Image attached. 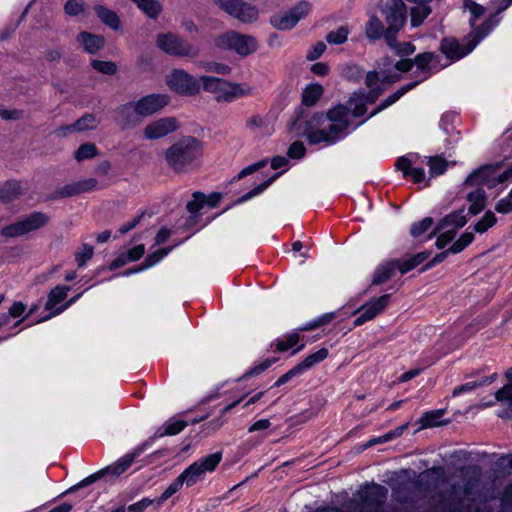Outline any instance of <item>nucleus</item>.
Instances as JSON below:
<instances>
[{"label":"nucleus","mask_w":512,"mask_h":512,"mask_svg":"<svg viewBox=\"0 0 512 512\" xmlns=\"http://www.w3.org/2000/svg\"><path fill=\"white\" fill-rule=\"evenodd\" d=\"M156 45L161 51L171 56L194 58L199 53L197 47L173 33L158 34Z\"/></svg>","instance_id":"f8f14e48"},{"label":"nucleus","mask_w":512,"mask_h":512,"mask_svg":"<svg viewBox=\"0 0 512 512\" xmlns=\"http://www.w3.org/2000/svg\"><path fill=\"white\" fill-rule=\"evenodd\" d=\"M96 13L100 20L111 27L112 29H118L120 27V21L117 14L103 6H97L95 8Z\"/></svg>","instance_id":"7c9ffc66"},{"label":"nucleus","mask_w":512,"mask_h":512,"mask_svg":"<svg viewBox=\"0 0 512 512\" xmlns=\"http://www.w3.org/2000/svg\"><path fill=\"white\" fill-rule=\"evenodd\" d=\"M49 221V217L42 212H34L18 221H15L1 229V235L6 238H15L34 232Z\"/></svg>","instance_id":"4468645a"},{"label":"nucleus","mask_w":512,"mask_h":512,"mask_svg":"<svg viewBox=\"0 0 512 512\" xmlns=\"http://www.w3.org/2000/svg\"><path fill=\"white\" fill-rule=\"evenodd\" d=\"M326 50V45L323 42H317L312 45L307 51L306 58L310 61L319 58Z\"/></svg>","instance_id":"13d9d810"},{"label":"nucleus","mask_w":512,"mask_h":512,"mask_svg":"<svg viewBox=\"0 0 512 512\" xmlns=\"http://www.w3.org/2000/svg\"><path fill=\"white\" fill-rule=\"evenodd\" d=\"M328 356V350L326 348H321L318 351L307 356L300 364L296 365L292 369H290L287 373L282 375L274 384L275 387H279L293 377L302 374L304 371L310 369L317 363H320Z\"/></svg>","instance_id":"6ab92c4d"},{"label":"nucleus","mask_w":512,"mask_h":512,"mask_svg":"<svg viewBox=\"0 0 512 512\" xmlns=\"http://www.w3.org/2000/svg\"><path fill=\"white\" fill-rule=\"evenodd\" d=\"M77 42L81 45L84 51L90 54L97 53L105 45V40L102 36L94 35L89 32L80 33L77 36Z\"/></svg>","instance_id":"5701e85b"},{"label":"nucleus","mask_w":512,"mask_h":512,"mask_svg":"<svg viewBox=\"0 0 512 512\" xmlns=\"http://www.w3.org/2000/svg\"><path fill=\"white\" fill-rule=\"evenodd\" d=\"M417 83L414 82V83H411V84H408L406 86H403L401 87L397 92H395L394 94L390 95L387 99H385V101L383 103H381L379 105V107L373 111L371 113L370 116H373L375 115L376 113H378L379 111L387 108L388 106L392 105L393 103H395L397 100L400 99V97H402L406 92H408L410 89H412L413 87H415Z\"/></svg>","instance_id":"58836bf2"},{"label":"nucleus","mask_w":512,"mask_h":512,"mask_svg":"<svg viewBox=\"0 0 512 512\" xmlns=\"http://www.w3.org/2000/svg\"><path fill=\"white\" fill-rule=\"evenodd\" d=\"M95 185H96V180H94V179L80 181V182H77L70 186L65 187L62 194L66 195V196L76 195V194L93 189L95 187Z\"/></svg>","instance_id":"c9c22d12"},{"label":"nucleus","mask_w":512,"mask_h":512,"mask_svg":"<svg viewBox=\"0 0 512 512\" xmlns=\"http://www.w3.org/2000/svg\"><path fill=\"white\" fill-rule=\"evenodd\" d=\"M495 401H498V402L508 401L510 405L512 404V384L511 383L500 388L495 393L494 400H491V401L485 402V403H481V404H479V407L485 408L488 406H493Z\"/></svg>","instance_id":"e433bc0d"},{"label":"nucleus","mask_w":512,"mask_h":512,"mask_svg":"<svg viewBox=\"0 0 512 512\" xmlns=\"http://www.w3.org/2000/svg\"><path fill=\"white\" fill-rule=\"evenodd\" d=\"M430 13L431 8L428 4H417V6L411 9V25L413 27L420 26Z\"/></svg>","instance_id":"473e14b6"},{"label":"nucleus","mask_w":512,"mask_h":512,"mask_svg":"<svg viewBox=\"0 0 512 512\" xmlns=\"http://www.w3.org/2000/svg\"><path fill=\"white\" fill-rule=\"evenodd\" d=\"M480 385H482V383H478V382H475V381L468 382V383H465L463 385H460V386L454 388L453 396H458V395H461V394L469 393V392L473 391L475 388H477Z\"/></svg>","instance_id":"e2e57ef3"},{"label":"nucleus","mask_w":512,"mask_h":512,"mask_svg":"<svg viewBox=\"0 0 512 512\" xmlns=\"http://www.w3.org/2000/svg\"><path fill=\"white\" fill-rule=\"evenodd\" d=\"M82 293L72 297L70 300H68L66 303L60 305L55 311L49 313L47 316L43 317L42 319H40L38 322H42V321H46V320H49L51 319L52 317L54 316H57L59 314H61L62 312H64L67 308H69L71 305H73L80 297H81Z\"/></svg>","instance_id":"5fc2aeb1"},{"label":"nucleus","mask_w":512,"mask_h":512,"mask_svg":"<svg viewBox=\"0 0 512 512\" xmlns=\"http://www.w3.org/2000/svg\"><path fill=\"white\" fill-rule=\"evenodd\" d=\"M94 249L91 245L84 244L79 252L76 254V262L79 267L85 265V263L92 258Z\"/></svg>","instance_id":"864d4df0"},{"label":"nucleus","mask_w":512,"mask_h":512,"mask_svg":"<svg viewBox=\"0 0 512 512\" xmlns=\"http://www.w3.org/2000/svg\"><path fill=\"white\" fill-rule=\"evenodd\" d=\"M171 251V249H160L152 254H150L143 263L138 265L135 268L127 270L124 275L128 276L134 273L142 272L148 268L153 267L157 263H159L165 256L168 255V253Z\"/></svg>","instance_id":"a878e982"},{"label":"nucleus","mask_w":512,"mask_h":512,"mask_svg":"<svg viewBox=\"0 0 512 512\" xmlns=\"http://www.w3.org/2000/svg\"><path fill=\"white\" fill-rule=\"evenodd\" d=\"M349 35V29L347 26H340L336 30L328 33L326 40L330 44H343L346 42Z\"/></svg>","instance_id":"37998d69"},{"label":"nucleus","mask_w":512,"mask_h":512,"mask_svg":"<svg viewBox=\"0 0 512 512\" xmlns=\"http://www.w3.org/2000/svg\"><path fill=\"white\" fill-rule=\"evenodd\" d=\"M299 341V334L297 332H292L288 334L285 339L278 341L277 349L279 351H287L290 348L294 347Z\"/></svg>","instance_id":"3c124183"},{"label":"nucleus","mask_w":512,"mask_h":512,"mask_svg":"<svg viewBox=\"0 0 512 512\" xmlns=\"http://www.w3.org/2000/svg\"><path fill=\"white\" fill-rule=\"evenodd\" d=\"M378 74L369 72L366 75L368 92L359 90L349 99V107L342 105L329 110L326 116L316 115L307 123L304 135L311 144H334L341 139L350 125V118L365 114L367 105L372 104L381 94L383 88L378 84Z\"/></svg>","instance_id":"f257e3e1"},{"label":"nucleus","mask_w":512,"mask_h":512,"mask_svg":"<svg viewBox=\"0 0 512 512\" xmlns=\"http://www.w3.org/2000/svg\"><path fill=\"white\" fill-rule=\"evenodd\" d=\"M407 426H408V424H405V425H403L401 427L396 428L392 432H389V433H387V434H385V435H383L381 437H378L376 439L371 440L370 441V445L387 442V441L391 440L394 437L400 436L403 433V431L407 428Z\"/></svg>","instance_id":"bf43d9fd"},{"label":"nucleus","mask_w":512,"mask_h":512,"mask_svg":"<svg viewBox=\"0 0 512 512\" xmlns=\"http://www.w3.org/2000/svg\"><path fill=\"white\" fill-rule=\"evenodd\" d=\"M92 67L105 75H114L117 72V66L111 61L92 60Z\"/></svg>","instance_id":"09e8293b"},{"label":"nucleus","mask_w":512,"mask_h":512,"mask_svg":"<svg viewBox=\"0 0 512 512\" xmlns=\"http://www.w3.org/2000/svg\"><path fill=\"white\" fill-rule=\"evenodd\" d=\"M392 42H393V45L390 46V47L399 56H407V55H411L412 53L415 52V46L412 43H410V42H404V43H401V44H396L395 43V39H394V35H392Z\"/></svg>","instance_id":"603ef678"},{"label":"nucleus","mask_w":512,"mask_h":512,"mask_svg":"<svg viewBox=\"0 0 512 512\" xmlns=\"http://www.w3.org/2000/svg\"><path fill=\"white\" fill-rule=\"evenodd\" d=\"M365 33L371 40H377L382 37L384 33V26L377 16L370 15L369 20L365 25Z\"/></svg>","instance_id":"c85d7f7f"},{"label":"nucleus","mask_w":512,"mask_h":512,"mask_svg":"<svg viewBox=\"0 0 512 512\" xmlns=\"http://www.w3.org/2000/svg\"><path fill=\"white\" fill-rule=\"evenodd\" d=\"M429 167L430 177L441 175L445 172L448 162L442 157H421L418 154H408L399 158L396 167L405 177L410 176L416 184H423L424 187L429 185V179L426 177L423 166Z\"/></svg>","instance_id":"20e7f679"},{"label":"nucleus","mask_w":512,"mask_h":512,"mask_svg":"<svg viewBox=\"0 0 512 512\" xmlns=\"http://www.w3.org/2000/svg\"><path fill=\"white\" fill-rule=\"evenodd\" d=\"M383 14L387 23L385 39L388 46H392V35L397 33L406 21V6L402 0H387Z\"/></svg>","instance_id":"2eb2a0df"},{"label":"nucleus","mask_w":512,"mask_h":512,"mask_svg":"<svg viewBox=\"0 0 512 512\" xmlns=\"http://www.w3.org/2000/svg\"><path fill=\"white\" fill-rule=\"evenodd\" d=\"M497 222V218L493 212L488 211L484 216L474 225V231L478 233H484L489 228L493 227Z\"/></svg>","instance_id":"a19ab883"},{"label":"nucleus","mask_w":512,"mask_h":512,"mask_svg":"<svg viewBox=\"0 0 512 512\" xmlns=\"http://www.w3.org/2000/svg\"><path fill=\"white\" fill-rule=\"evenodd\" d=\"M99 124V120L92 114H86L78 119L74 124L62 126L55 130L57 137H65L73 132H83L95 129Z\"/></svg>","instance_id":"412c9836"},{"label":"nucleus","mask_w":512,"mask_h":512,"mask_svg":"<svg viewBox=\"0 0 512 512\" xmlns=\"http://www.w3.org/2000/svg\"><path fill=\"white\" fill-rule=\"evenodd\" d=\"M444 410H432L425 412L417 421L419 424L418 430L440 426L443 424L441 418L444 415Z\"/></svg>","instance_id":"bb28decb"},{"label":"nucleus","mask_w":512,"mask_h":512,"mask_svg":"<svg viewBox=\"0 0 512 512\" xmlns=\"http://www.w3.org/2000/svg\"><path fill=\"white\" fill-rule=\"evenodd\" d=\"M186 485L181 474L167 487V489L161 494V496L156 499V504L158 506L162 505L167 499H169L172 495L178 492L183 485Z\"/></svg>","instance_id":"4c0bfd02"},{"label":"nucleus","mask_w":512,"mask_h":512,"mask_svg":"<svg viewBox=\"0 0 512 512\" xmlns=\"http://www.w3.org/2000/svg\"><path fill=\"white\" fill-rule=\"evenodd\" d=\"M389 303V295H382L369 303L358 308L355 313H359V316L355 319L354 325L360 326L365 322L372 320L376 315L383 311Z\"/></svg>","instance_id":"aec40b11"},{"label":"nucleus","mask_w":512,"mask_h":512,"mask_svg":"<svg viewBox=\"0 0 512 512\" xmlns=\"http://www.w3.org/2000/svg\"><path fill=\"white\" fill-rule=\"evenodd\" d=\"M204 143L196 137L185 136L165 151L167 165L177 173L189 172L202 164Z\"/></svg>","instance_id":"7ed1b4c3"},{"label":"nucleus","mask_w":512,"mask_h":512,"mask_svg":"<svg viewBox=\"0 0 512 512\" xmlns=\"http://www.w3.org/2000/svg\"><path fill=\"white\" fill-rule=\"evenodd\" d=\"M215 46L224 51H230L244 58L255 53L259 44L257 39L248 34L233 30L226 31L215 39Z\"/></svg>","instance_id":"1a4fd4ad"},{"label":"nucleus","mask_w":512,"mask_h":512,"mask_svg":"<svg viewBox=\"0 0 512 512\" xmlns=\"http://www.w3.org/2000/svg\"><path fill=\"white\" fill-rule=\"evenodd\" d=\"M70 288L68 286H56L49 294L45 304V310L50 313L55 311L67 297Z\"/></svg>","instance_id":"393cba45"},{"label":"nucleus","mask_w":512,"mask_h":512,"mask_svg":"<svg viewBox=\"0 0 512 512\" xmlns=\"http://www.w3.org/2000/svg\"><path fill=\"white\" fill-rule=\"evenodd\" d=\"M143 452V447H137L132 452L125 454L120 459H118L115 463L107 466L105 472L107 475H111L113 477H117L124 473L133 463L135 458L139 456Z\"/></svg>","instance_id":"4be33fe9"},{"label":"nucleus","mask_w":512,"mask_h":512,"mask_svg":"<svg viewBox=\"0 0 512 512\" xmlns=\"http://www.w3.org/2000/svg\"><path fill=\"white\" fill-rule=\"evenodd\" d=\"M221 454L216 452L203 457L202 459L194 462L188 468H186L181 476L186 482L187 486H192L198 481L202 480L206 473L212 472L218 466L221 461Z\"/></svg>","instance_id":"dca6fc26"},{"label":"nucleus","mask_w":512,"mask_h":512,"mask_svg":"<svg viewBox=\"0 0 512 512\" xmlns=\"http://www.w3.org/2000/svg\"><path fill=\"white\" fill-rule=\"evenodd\" d=\"M512 175V170H501L499 166L487 165L471 173L465 180V186H476L475 189L467 193L466 199L469 202V213L476 215L480 213L486 205V194L478 186H487L496 188L503 184Z\"/></svg>","instance_id":"f03ea898"},{"label":"nucleus","mask_w":512,"mask_h":512,"mask_svg":"<svg viewBox=\"0 0 512 512\" xmlns=\"http://www.w3.org/2000/svg\"><path fill=\"white\" fill-rule=\"evenodd\" d=\"M179 128L178 119L167 116L148 123L143 130V135L147 140H157L177 131Z\"/></svg>","instance_id":"a211bd4d"},{"label":"nucleus","mask_w":512,"mask_h":512,"mask_svg":"<svg viewBox=\"0 0 512 512\" xmlns=\"http://www.w3.org/2000/svg\"><path fill=\"white\" fill-rule=\"evenodd\" d=\"M312 5L307 1H300L289 11L281 12L270 18V24L278 30H290L311 11Z\"/></svg>","instance_id":"f3484780"},{"label":"nucleus","mask_w":512,"mask_h":512,"mask_svg":"<svg viewBox=\"0 0 512 512\" xmlns=\"http://www.w3.org/2000/svg\"><path fill=\"white\" fill-rule=\"evenodd\" d=\"M145 248L143 244H138L127 251L121 253L111 264L110 270L120 268L127 263L139 260L144 254Z\"/></svg>","instance_id":"b1692460"},{"label":"nucleus","mask_w":512,"mask_h":512,"mask_svg":"<svg viewBox=\"0 0 512 512\" xmlns=\"http://www.w3.org/2000/svg\"><path fill=\"white\" fill-rule=\"evenodd\" d=\"M495 210L499 213L507 214L512 212V199L508 196L501 199L495 206Z\"/></svg>","instance_id":"0e129e2a"},{"label":"nucleus","mask_w":512,"mask_h":512,"mask_svg":"<svg viewBox=\"0 0 512 512\" xmlns=\"http://www.w3.org/2000/svg\"><path fill=\"white\" fill-rule=\"evenodd\" d=\"M323 93V87L318 83H312L308 85L302 94V101L305 105L311 106L321 97Z\"/></svg>","instance_id":"c756f323"},{"label":"nucleus","mask_w":512,"mask_h":512,"mask_svg":"<svg viewBox=\"0 0 512 512\" xmlns=\"http://www.w3.org/2000/svg\"><path fill=\"white\" fill-rule=\"evenodd\" d=\"M279 175H280V173H276L273 176H271L268 180H266L263 183L259 184L253 190H251L250 192H248L245 195H243L240 198L239 202L248 201L251 198L261 194L262 192H264L269 187V185H271L279 177Z\"/></svg>","instance_id":"79ce46f5"},{"label":"nucleus","mask_w":512,"mask_h":512,"mask_svg":"<svg viewBox=\"0 0 512 512\" xmlns=\"http://www.w3.org/2000/svg\"><path fill=\"white\" fill-rule=\"evenodd\" d=\"M396 268L398 269L397 262H389L380 265L374 273L373 283L380 284L385 282L392 276Z\"/></svg>","instance_id":"2f4dec72"},{"label":"nucleus","mask_w":512,"mask_h":512,"mask_svg":"<svg viewBox=\"0 0 512 512\" xmlns=\"http://www.w3.org/2000/svg\"><path fill=\"white\" fill-rule=\"evenodd\" d=\"M467 223V218L464 214V210L454 211L445 216L436 226L434 232H432L428 238H431L434 234H437L436 246L439 249L444 248L449 242H451L456 234V231Z\"/></svg>","instance_id":"9b49d317"},{"label":"nucleus","mask_w":512,"mask_h":512,"mask_svg":"<svg viewBox=\"0 0 512 512\" xmlns=\"http://www.w3.org/2000/svg\"><path fill=\"white\" fill-rule=\"evenodd\" d=\"M437 58L438 57L433 53L426 52L419 54L415 58L414 63L409 59H401L395 64H392L388 59H385L379 66L383 75V82L390 84L397 81L403 73L411 70L414 64L417 70L422 73L436 71L439 69L437 66Z\"/></svg>","instance_id":"423d86ee"},{"label":"nucleus","mask_w":512,"mask_h":512,"mask_svg":"<svg viewBox=\"0 0 512 512\" xmlns=\"http://www.w3.org/2000/svg\"><path fill=\"white\" fill-rule=\"evenodd\" d=\"M97 154V148L92 143L82 144L74 153V157L78 162L91 159Z\"/></svg>","instance_id":"ea45409f"},{"label":"nucleus","mask_w":512,"mask_h":512,"mask_svg":"<svg viewBox=\"0 0 512 512\" xmlns=\"http://www.w3.org/2000/svg\"><path fill=\"white\" fill-rule=\"evenodd\" d=\"M497 23L498 20L493 18L485 21L480 28L469 34L466 45H461L457 40L452 38L444 39L441 44L442 53L450 60V62L461 59L469 54L479 44V42L488 35Z\"/></svg>","instance_id":"6e6552de"},{"label":"nucleus","mask_w":512,"mask_h":512,"mask_svg":"<svg viewBox=\"0 0 512 512\" xmlns=\"http://www.w3.org/2000/svg\"><path fill=\"white\" fill-rule=\"evenodd\" d=\"M105 475H107L106 472H105V469L99 470L98 472H96V473H94L92 475H89L88 477L83 479L78 484V486L79 487H85L87 485H90V484L94 483L95 481L99 480L100 478L104 477Z\"/></svg>","instance_id":"69168bd1"},{"label":"nucleus","mask_w":512,"mask_h":512,"mask_svg":"<svg viewBox=\"0 0 512 512\" xmlns=\"http://www.w3.org/2000/svg\"><path fill=\"white\" fill-rule=\"evenodd\" d=\"M247 127L252 132H257L261 135L263 134H271L272 129L267 123L266 119L259 115L252 116L247 120Z\"/></svg>","instance_id":"72a5a7b5"},{"label":"nucleus","mask_w":512,"mask_h":512,"mask_svg":"<svg viewBox=\"0 0 512 512\" xmlns=\"http://www.w3.org/2000/svg\"><path fill=\"white\" fill-rule=\"evenodd\" d=\"M165 82L171 91L181 96H194L201 90V77L196 78L184 69H173Z\"/></svg>","instance_id":"ddd939ff"},{"label":"nucleus","mask_w":512,"mask_h":512,"mask_svg":"<svg viewBox=\"0 0 512 512\" xmlns=\"http://www.w3.org/2000/svg\"><path fill=\"white\" fill-rule=\"evenodd\" d=\"M474 239L473 232L465 231L450 247V251L454 254L464 250Z\"/></svg>","instance_id":"c03bdc74"},{"label":"nucleus","mask_w":512,"mask_h":512,"mask_svg":"<svg viewBox=\"0 0 512 512\" xmlns=\"http://www.w3.org/2000/svg\"><path fill=\"white\" fill-rule=\"evenodd\" d=\"M84 9L83 2L81 0H70L65 4V12L68 15H78Z\"/></svg>","instance_id":"680f3d73"},{"label":"nucleus","mask_w":512,"mask_h":512,"mask_svg":"<svg viewBox=\"0 0 512 512\" xmlns=\"http://www.w3.org/2000/svg\"><path fill=\"white\" fill-rule=\"evenodd\" d=\"M206 202V198L203 194L196 193L194 194V199L187 203V209L190 213H197Z\"/></svg>","instance_id":"4d7b16f0"},{"label":"nucleus","mask_w":512,"mask_h":512,"mask_svg":"<svg viewBox=\"0 0 512 512\" xmlns=\"http://www.w3.org/2000/svg\"><path fill=\"white\" fill-rule=\"evenodd\" d=\"M170 102L167 94L153 93L141 97L135 102L127 103L117 109V121L122 128L134 124L132 114L149 117L166 107Z\"/></svg>","instance_id":"39448f33"},{"label":"nucleus","mask_w":512,"mask_h":512,"mask_svg":"<svg viewBox=\"0 0 512 512\" xmlns=\"http://www.w3.org/2000/svg\"><path fill=\"white\" fill-rule=\"evenodd\" d=\"M305 146L300 141L293 142L288 149V156L291 159H300L305 155Z\"/></svg>","instance_id":"6e6d98bb"},{"label":"nucleus","mask_w":512,"mask_h":512,"mask_svg":"<svg viewBox=\"0 0 512 512\" xmlns=\"http://www.w3.org/2000/svg\"><path fill=\"white\" fill-rule=\"evenodd\" d=\"M219 9L243 24L255 23L260 15L257 5L244 0H215Z\"/></svg>","instance_id":"9d476101"},{"label":"nucleus","mask_w":512,"mask_h":512,"mask_svg":"<svg viewBox=\"0 0 512 512\" xmlns=\"http://www.w3.org/2000/svg\"><path fill=\"white\" fill-rule=\"evenodd\" d=\"M156 503V500L143 498L140 501L128 506V512H144L150 505Z\"/></svg>","instance_id":"052dcab7"},{"label":"nucleus","mask_w":512,"mask_h":512,"mask_svg":"<svg viewBox=\"0 0 512 512\" xmlns=\"http://www.w3.org/2000/svg\"><path fill=\"white\" fill-rule=\"evenodd\" d=\"M105 475H107L106 472H105V469L99 470L98 472H96V473H94L92 475H89L88 477L83 479L78 484V486L79 487H85L87 485H90V484L94 483L95 481L99 480L100 478L104 477Z\"/></svg>","instance_id":"338daca9"},{"label":"nucleus","mask_w":512,"mask_h":512,"mask_svg":"<svg viewBox=\"0 0 512 512\" xmlns=\"http://www.w3.org/2000/svg\"><path fill=\"white\" fill-rule=\"evenodd\" d=\"M201 87L214 95L217 102H232L238 98L251 96L254 88L245 83L231 82L222 78L203 75Z\"/></svg>","instance_id":"0eeeda50"},{"label":"nucleus","mask_w":512,"mask_h":512,"mask_svg":"<svg viewBox=\"0 0 512 512\" xmlns=\"http://www.w3.org/2000/svg\"><path fill=\"white\" fill-rule=\"evenodd\" d=\"M26 306L22 302H14L9 308V316L16 318L25 312Z\"/></svg>","instance_id":"774afa93"},{"label":"nucleus","mask_w":512,"mask_h":512,"mask_svg":"<svg viewBox=\"0 0 512 512\" xmlns=\"http://www.w3.org/2000/svg\"><path fill=\"white\" fill-rule=\"evenodd\" d=\"M201 67L207 72H212V73H216V74L224 75V76L229 75L232 70L228 64L215 62V61L204 62L201 65Z\"/></svg>","instance_id":"a18cd8bd"},{"label":"nucleus","mask_w":512,"mask_h":512,"mask_svg":"<svg viewBox=\"0 0 512 512\" xmlns=\"http://www.w3.org/2000/svg\"><path fill=\"white\" fill-rule=\"evenodd\" d=\"M463 6L465 10L469 11L471 15L469 21L471 26H474L477 19L483 14L484 8L472 0H464Z\"/></svg>","instance_id":"de8ad7c7"},{"label":"nucleus","mask_w":512,"mask_h":512,"mask_svg":"<svg viewBox=\"0 0 512 512\" xmlns=\"http://www.w3.org/2000/svg\"><path fill=\"white\" fill-rule=\"evenodd\" d=\"M185 427L186 422L179 418H172L164 424V434L175 435L181 432Z\"/></svg>","instance_id":"8fccbe9b"},{"label":"nucleus","mask_w":512,"mask_h":512,"mask_svg":"<svg viewBox=\"0 0 512 512\" xmlns=\"http://www.w3.org/2000/svg\"><path fill=\"white\" fill-rule=\"evenodd\" d=\"M428 258V254L425 252L419 253L417 255H414L410 257L409 259L399 261L397 262L398 269L401 274H405L412 270L413 268L417 267L419 264H421L424 260Z\"/></svg>","instance_id":"f704fd0d"},{"label":"nucleus","mask_w":512,"mask_h":512,"mask_svg":"<svg viewBox=\"0 0 512 512\" xmlns=\"http://www.w3.org/2000/svg\"><path fill=\"white\" fill-rule=\"evenodd\" d=\"M432 225L433 219L431 217H426L421 221L412 224L410 233L414 238H418L428 231Z\"/></svg>","instance_id":"49530a36"},{"label":"nucleus","mask_w":512,"mask_h":512,"mask_svg":"<svg viewBox=\"0 0 512 512\" xmlns=\"http://www.w3.org/2000/svg\"><path fill=\"white\" fill-rule=\"evenodd\" d=\"M136 6L149 18L156 19L162 11L157 0H132Z\"/></svg>","instance_id":"cd10ccee"}]
</instances>
